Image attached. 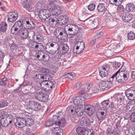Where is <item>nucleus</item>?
I'll use <instances>...</instances> for the list:
<instances>
[{"label":"nucleus","instance_id":"obj_30","mask_svg":"<svg viewBox=\"0 0 135 135\" xmlns=\"http://www.w3.org/2000/svg\"><path fill=\"white\" fill-rule=\"evenodd\" d=\"M24 122L25 125L27 126H32L34 123V121L33 119L31 118H29L27 119L26 120L24 119Z\"/></svg>","mask_w":135,"mask_h":135},{"label":"nucleus","instance_id":"obj_51","mask_svg":"<svg viewBox=\"0 0 135 135\" xmlns=\"http://www.w3.org/2000/svg\"><path fill=\"white\" fill-rule=\"evenodd\" d=\"M42 56V59H40V60L45 61H47L49 60V56L48 54H43Z\"/></svg>","mask_w":135,"mask_h":135},{"label":"nucleus","instance_id":"obj_36","mask_svg":"<svg viewBox=\"0 0 135 135\" xmlns=\"http://www.w3.org/2000/svg\"><path fill=\"white\" fill-rule=\"evenodd\" d=\"M71 25L74 33V35H76L79 32L80 28L78 26L73 24H71Z\"/></svg>","mask_w":135,"mask_h":135},{"label":"nucleus","instance_id":"obj_52","mask_svg":"<svg viewBox=\"0 0 135 135\" xmlns=\"http://www.w3.org/2000/svg\"><path fill=\"white\" fill-rule=\"evenodd\" d=\"M77 39V37L75 35H72L70 38V41L72 43H75Z\"/></svg>","mask_w":135,"mask_h":135},{"label":"nucleus","instance_id":"obj_54","mask_svg":"<svg viewBox=\"0 0 135 135\" xmlns=\"http://www.w3.org/2000/svg\"><path fill=\"white\" fill-rule=\"evenodd\" d=\"M54 122L52 121L51 119H50L46 121L45 123V126H46L49 127L51 126L53 124H54Z\"/></svg>","mask_w":135,"mask_h":135},{"label":"nucleus","instance_id":"obj_44","mask_svg":"<svg viewBox=\"0 0 135 135\" xmlns=\"http://www.w3.org/2000/svg\"><path fill=\"white\" fill-rule=\"evenodd\" d=\"M42 3L40 2H38L35 6V10L38 12H40L41 9H42Z\"/></svg>","mask_w":135,"mask_h":135},{"label":"nucleus","instance_id":"obj_27","mask_svg":"<svg viewBox=\"0 0 135 135\" xmlns=\"http://www.w3.org/2000/svg\"><path fill=\"white\" fill-rule=\"evenodd\" d=\"M65 31L66 33L69 35H74L73 30L71 25L69 24L66 26L65 28Z\"/></svg>","mask_w":135,"mask_h":135},{"label":"nucleus","instance_id":"obj_24","mask_svg":"<svg viewBox=\"0 0 135 135\" xmlns=\"http://www.w3.org/2000/svg\"><path fill=\"white\" fill-rule=\"evenodd\" d=\"M52 133L55 135H63V130L60 127H55L52 129Z\"/></svg>","mask_w":135,"mask_h":135},{"label":"nucleus","instance_id":"obj_40","mask_svg":"<svg viewBox=\"0 0 135 135\" xmlns=\"http://www.w3.org/2000/svg\"><path fill=\"white\" fill-rule=\"evenodd\" d=\"M66 122L65 119L62 118L57 122H55V124L61 127L63 126L65 124Z\"/></svg>","mask_w":135,"mask_h":135},{"label":"nucleus","instance_id":"obj_4","mask_svg":"<svg viewBox=\"0 0 135 135\" xmlns=\"http://www.w3.org/2000/svg\"><path fill=\"white\" fill-rule=\"evenodd\" d=\"M35 97L37 99L41 102H46L48 101L49 95L41 90L36 93Z\"/></svg>","mask_w":135,"mask_h":135},{"label":"nucleus","instance_id":"obj_39","mask_svg":"<svg viewBox=\"0 0 135 135\" xmlns=\"http://www.w3.org/2000/svg\"><path fill=\"white\" fill-rule=\"evenodd\" d=\"M0 29L2 32H5L7 29V24L6 22H2L1 24Z\"/></svg>","mask_w":135,"mask_h":135},{"label":"nucleus","instance_id":"obj_63","mask_svg":"<svg viewBox=\"0 0 135 135\" xmlns=\"http://www.w3.org/2000/svg\"><path fill=\"white\" fill-rule=\"evenodd\" d=\"M117 9L119 12L120 13H121L122 14L123 12H124V8L122 5L118 6L117 7Z\"/></svg>","mask_w":135,"mask_h":135},{"label":"nucleus","instance_id":"obj_25","mask_svg":"<svg viewBox=\"0 0 135 135\" xmlns=\"http://www.w3.org/2000/svg\"><path fill=\"white\" fill-rule=\"evenodd\" d=\"M75 111L78 116H81L83 114L84 110L81 106H75Z\"/></svg>","mask_w":135,"mask_h":135},{"label":"nucleus","instance_id":"obj_15","mask_svg":"<svg viewBox=\"0 0 135 135\" xmlns=\"http://www.w3.org/2000/svg\"><path fill=\"white\" fill-rule=\"evenodd\" d=\"M21 38L26 39L28 36V32L27 29L25 28L19 31L17 33Z\"/></svg>","mask_w":135,"mask_h":135},{"label":"nucleus","instance_id":"obj_35","mask_svg":"<svg viewBox=\"0 0 135 135\" xmlns=\"http://www.w3.org/2000/svg\"><path fill=\"white\" fill-rule=\"evenodd\" d=\"M61 112H58V113H57L56 115H53L52 119H51L52 121L54 122V123L55 124V122H57L58 121V120L59 119L60 117L61 116Z\"/></svg>","mask_w":135,"mask_h":135},{"label":"nucleus","instance_id":"obj_46","mask_svg":"<svg viewBox=\"0 0 135 135\" xmlns=\"http://www.w3.org/2000/svg\"><path fill=\"white\" fill-rule=\"evenodd\" d=\"M133 101H129L126 106L124 108V109L131 111V108H132V107H133L132 105V104H133Z\"/></svg>","mask_w":135,"mask_h":135},{"label":"nucleus","instance_id":"obj_57","mask_svg":"<svg viewBox=\"0 0 135 135\" xmlns=\"http://www.w3.org/2000/svg\"><path fill=\"white\" fill-rule=\"evenodd\" d=\"M48 43L51 48L53 47H56L58 45L57 42L56 41L51 42Z\"/></svg>","mask_w":135,"mask_h":135},{"label":"nucleus","instance_id":"obj_8","mask_svg":"<svg viewBox=\"0 0 135 135\" xmlns=\"http://www.w3.org/2000/svg\"><path fill=\"white\" fill-rule=\"evenodd\" d=\"M55 84V81L54 80L49 81L46 83L43 82L41 84V86L42 88L45 91L50 90L54 88Z\"/></svg>","mask_w":135,"mask_h":135},{"label":"nucleus","instance_id":"obj_17","mask_svg":"<svg viewBox=\"0 0 135 135\" xmlns=\"http://www.w3.org/2000/svg\"><path fill=\"white\" fill-rule=\"evenodd\" d=\"M53 17L52 16L50 17L49 18L50 24L53 27H57L59 24L58 18H56V16L54 18H53Z\"/></svg>","mask_w":135,"mask_h":135},{"label":"nucleus","instance_id":"obj_19","mask_svg":"<svg viewBox=\"0 0 135 135\" xmlns=\"http://www.w3.org/2000/svg\"><path fill=\"white\" fill-rule=\"evenodd\" d=\"M58 18L59 20V24L61 25L66 23L69 19V17L66 15L60 16Z\"/></svg>","mask_w":135,"mask_h":135},{"label":"nucleus","instance_id":"obj_10","mask_svg":"<svg viewBox=\"0 0 135 135\" xmlns=\"http://www.w3.org/2000/svg\"><path fill=\"white\" fill-rule=\"evenodd\" d=\"M108 80L106 81H102L99 84V86L100 88L103 91L107 90L111 88L113 86L112 83H109Z\"/></svg>","mask_w":135,"mask_h":135},{"label":"nucleus","instance_id":"obj_34","mask_svg":"<svg viewBox=\"0 0 135 135\" xmlns=\"http://www.w3.org/2000/svg\"><path fill=\"white\" fill-rule=\"evenodd\" d=\"M43 79V82L42 83L44 82V83H46L49 80H51L52 79V77L50 75L48 74H42Z\"/></svg>","mask_w":135,"mask_h":135},{"label":"nucleus","instance_id":"obj_49","mask_svg":"<svg viewBox=\"0 0 135 135\" xmlns=\"http://www.w3.org/2000/svg\"><path fill=\"white\" fill-rule=\"evenodd\" d=\"M51 47L49 44L48 43L46 45V46H45V50H46L47 52L50 53V54H53L54 53V52H52V51H51Z\"/></svg>","mask_w":135,"mask_h":135},{"label":"nucleus","instance_id":"obj_56","mask_svg":"<svg viewBox=\"0 0 135 135\" xmlns=\"http://www.w3.org/2000/svg\"><path fill=\"white\" fill-rule=\"evenodd\" d=\"M39 72L41 73H48L49 72V71L48 69L42 67L40 69Z\"/></svg>","mask_w":135,"mask_h":135},{"label":"nucleus","instance_id":"obj_37","mask_svg":"<svg viewBox=\"0 0 135 135\" xmlns=\"http://www.w3.org/2000/svg\"><path fill=\"white\" fill-rule=\"evenodd\" d=\"M75 75L73 72H71L66 74H65V78L69 79L70 80H74L75 78Z\"/></svg>","mask_w":135,"mask_h":135},{"label":"nucleus","instance_id":"obj_16","mask_svg":"<svg viewBox=\"0 0 135 135\" xmlns=\"http://www.w3.org/2000/svg\"><path fill=\"white\" fill-rule=\"evenodd\" d=\"M114 98L117 99V103L119 105H122L125 104L126 102V100L125 99V97L124 96H120L116 94L114 95Z\"/></svg>","mask_w":135,"mask_h":135},{"label":"nucleus","instance_id":"obj_50","mask_svg":"<svg viewBox=\"0 0 135 135\" xmlns=\"http://www.w3.org/2000/svg\"><path fill=\"white\" fill-rule=\"evenodd\" d=\"M109 100L110 99L108 100H104L101 103V105L104 108H106L108 105L109 102H110L109 101Z\"/></svg>","mask_w":135,"mask_h":135},{"label":"nucleus","instance_id":"obj_26","mask_svg":"<svg viewBox=\"0 0 135 135\" xmlns=\"http://www.w3.org/2000/svg\"><path fill=\"white\" fill-rule=\"evenodd\" d=\"M74 103L76 106H79L83 105L82 100L80 98L79 96H77L74 98Z\"/></svg>","mask_w":135,"mask_h":135},{"label":"nucleus","instance_id":"obj_31","mask_svg":"<svg viewBox=\"0 0 135 135\" xmlns=\"http://www.w3.org/2000/svg\"><path fill=\"white\" fill-rule=\"evenodd\" d=\"M42 77V74H38L34 76V79L36 81L39 82V84L41 85L43 82Z\"/></svg>","mask_w":135,"mask_h":135},{"label":"nucleus","instance_id":"obj_55","mask_svg":"<svg viewBox=\"0 0 135 135\" xmlns=\"http://www.w3.org/2000/svg\"><path fill=\"white\" fill-rule=\"evenodd\" d=\"M95 7V5L94 3H91L88 6V9L90 11L94 10Z\"/></svg>","mask_w":135,"mask_h":135},{"label":"nucleus","instance_id":"obj_22","mask_svg":"<svg viewBox=\"0 0 135 135\" xmlns=\"http://www.w3.org/2000/svg\"><path fill=\"white\" fill-rule=\"evenodd\" d=\"M16 121L15 122V125L17 127L20 128H22L25 126V123L24 122L23 118L16 119Z\"/></svg>","mask_w":135,"mask_h":135},{"label":"nucleus","instance_id":"obj_45","mask_svg":"<svg viewBox=\"0 0 135 135\" xmlns=\"http://www.w3.org/2000/svg\"><path fill=\"white\" fill-rule=\"evenodd\" d=\"M92 82H90L85 83L84 86V88L87 91H89L92 86Z\"/></svg>","mask_w":135,"mask_h":135},{"label":"nucleus","instance_id":"obj_29","mask_svg":"<svg viewBox=\"0 0 135 135\" xmlns=\"http://www.w3.org/2000/svg\"><path fill=\"white\" fill-rule=\"evenodd\" d=\"M135 9V6L132 3H130L126 5L125 10L128 12H132Z\"/></svg>","mask_w":135,"mask_h":135},{"label":"nucleus","instance_id":"obj_64","mask_svg":"<svg viewBox=\"0 0 135 135\" xmlns=\"http://www.w3.org/2000/svg\"><path fill=\"white\" fill-rule=\"evenodd\" d=\"M10 49L12 51L16 50L17 49V46L16 45L13 43L10 45Z\"/></svg>","mask_w":135,"mask_h":135},{"label":"nucleus","instance_id":"obj_2","mask_svg":"<svg viewBox=\"0 0 135 135\" xmlns=\"http://www.w3.org/2000/svg\"><path fill=\"white\" fill-rule=\"evenodd\" d=\"M110 70V67L109 65L104 64L99 69V75L102 78L106 77L109 72Z\"/></svg>","mask_w":135,"mask_h":135},{"label":"nucleus","instance_id":"obj_38","mask_svg":"<svg viewBox=\"0 0 135 135\" xmlns=\"http://www.w3.org/2000/svg\"><path fill=\"white\" fill-rule=\"evenodd\" d=\"M26 2H23L22 3V7L25 8L28 11H31L32 8V7L29 4L28 2L26 1Z\"/></svg>","mask_w":135,"mask_h":135},{"label":"nucleus","instance_id":"obj_58","mask_svg":"<svg viewBox=\"0 0 135 135\" xmlns=\"http://www.w3.org/2000/svg\"><path fill=\"white\" fill-rule=\"evenodd\" d=\"M120 69H119L118 70L116 73H115V74H113L110 78V80H109V82L110 83L112 84V81L113 80V79L115 78V76H117V75L118 74V73L119 72V71H120Z\"/></svg>","mask_w":135,"mask_h":135},{"label":"nucleus","instance_id":"obj_13","mask_svg":"<svg viewBox=\"0 0 135 135\" xmlns=\"http://www.w3.org/2000/svg\"><path fill=\"white\" fill-rule=\"evenodd\" d=\"M84 108L85 112L90 116H91L95 112L94 108L91 105L89 104L85 105Z\"/></svg>","mask_w":135,"mask_h":135},{"label":"nucleus","instance_id":"obj_28","mask_svg":"<svg viewBox=\"0 0 135 135\" xmlns=\"http://www.w3.org/2000/svg\"><path fill=\"white\" fill-rule=\"evenodd\" d=\"M76 132L79 135H84L87 133L88 131L83 128L78 127L76 129Z\"/></svg>","mask_w":135,"mask_h":135},{"label":"nucleus","instance_id":"obj_3","mask_svg":"<svg viewBox=\"0 0 135 135\" xmlns=\"http://www.w3.org/2000/svg\"><path fill=\"white\" fill-rule=\"evenodd\" d=\"M85 47V44L83 42H78L74 45L73 51L74 53L79 54L82 53Z\"/></svg>","mask_w":135,"mask_h":135},{"label":"nucleus","instance_id":"obj_1","mask_svg":"<svg viewBox=\"0 0 135 135\" xmlns=\"http://www.w3.org/2000/svg\"><path fill=\"white\" fill-rule=\"evenodd\" d=\"M23 22L21 20H19L16 21L12 26L11 31V33L16 35L18 31L24 28L23 27Z\"/></svg>","mask_w":135,"mask_h":135},{"label":"nucleus","instance_id":"obj_47","mask_svg":"<svg viewBox=\"0 0 135 135\" xmlns=\"http://www.w3.org/2000/svg\"><path fill=\"white\" fill-rule=\"evenodd\" d=\"M128 39L133 40L135 38V34L133 31H131L128 33Z\"/></svg>","mask_w":135,"mask_h":135},{"label":"nucleus","instance_id":"obj_41","mask_svg":"<svg viewBox=\"0 0 135 135\" xmlns=\"http://www.w3.org/2000/svg\"><path fill=\"white\" fill-rule=\"evenodd\" d=\"M44 37L42 35L39 34L36 35V38L34 39L35 41L37 42H41L43 41Z\"/></svg>","mask_w":135,"mask_h":135},{"label":"nucleus","instance_id":"obj_11","mask_svg":"<svg viewBox=\"0 0 135 135\" xmlns=\"http://www.w3.org/2000/svg\"><path fill=\"white\" fill-rule=\"evenodd\" d=\"M30 108L35 111H38L41 108V104L35 101H30L29 103Z\"/></svg>","mask_w":135,"mask_h":135},{"label":"nucleus","instance_id":"obj_43","mask_svg":"<svg viewBox=\"0 0 135 135\" xmlns=\"http://www.w3.org/2000/svg\"><path fill=\"white\" fill-rule=\"evenodd\" d=\"M6 115H5L4 118H2L0 120V123L1 125L3 127H7V122L6 121Z\"/></svg>","mask_w":135,"mask_h":135},{"label":"nucleus","instance_id":"obj_60","mask_svg":"<svg viewBox=\"0 0 135 135\" xmlns=\"http://www.w3.org/2000/svg\"><path fill=\"white\" fill-rule=\"evenodd\" d=\"M4 57L3 52L0 50V64H2L3 63Z\"/></svg>","mask_w":135,"mask_h":135},{"label":"nucleus","instance_id":"obj_9","mask_svg":"<svg viewBox=\"0 0 135 135\" xmlns=\"http://www.w3.org/2000/svg\"><path fill=\"white\" fill-rule=\"evenodd\" d=\"M122 113L124 115L125 118L126 119L123 121L122 124H124L123 125L124 126L126 127L127 126L129 123L128 120L126 119L130 117L131 119V117H132V113L131 111L123 109L122 112Z\"/></svg>","mask_w":135,"mask_h":135},{"label":"nucleus","instance_id":"obj_61","mask_svg":"<svg viewBox=\"0 0 135 135\" xmlns=\"http://www.w3.org/2000/svg\"><path fill=\"white\" fill-rule=\"evenodd\" d=\"M54 4L49 3L47 5V7L48 9L50 10L51 11L52 9H53V8L55 7Z\"/></svg>","mask_w":135,"mask_h":135},{"label":"nucleus","instance_id":"obj_5","mask_svg":"<svg viewBox=\"0 0 135 135\" xmlns=\"http://www.w3.org/2000/svg\"><path fill=\"white\" fill-rule=\"evenodd\" d=\"M125 93L128 99L135 102V90L130 88L126 89Z\"/></svg>","mask_w":135,"mask_h":135},{"label":"nucleus","instance_id":"obj_12","mask_svg":"<svg viewBox=\"0 0 135 135\" xmlns=\"http://www.w3.org/2000/svg\"><path fill=\"white\" fill-rule=\"evenodd\" d=\"M18 17V14L17 11L10 12L8 13L7 16V21L11 22H14Z\"/></svg>","mask_w":135,"mask_h":135},{"label":"nucleus","instance_id":"obj_6","mask_svg":"<svg viewBox=\"0 0 135 135\" xmlns=\"http://www.w3.org/2000/svg\"><path fill=\"white\" fill-rule=\"evenodd\" d=\"M39 12L38 16L41 20H45L51 16V12L48 9H41Z\"/></svg>","mask_w":135,"mask_h":135},{"label":"nucleus","instance_id":"obj_14","mask_svg":"<svg viewBox=\"0 0 135 135\" xmlns=\"http://www.w3.org/2000/svg\"><path fill=\"white\" fill-rule=\"evenodd\" d=\"M122 20L125 22H128L131 21L133 17L132 15L128 13L123 12L120 16Z\"/></svg>","mask_w":135,"mask_h":135},{"label":"nucleus","instance_id":"obj_53","mask_svg":"<svg viewBox=\"0 0 135 135\" xmlns=\"http://www.w3.org/2000/svg\"><path fill=\"white\" fill-rule=\"evenodd\" d=\"M9 127H10L11 126H13L14 124L15 123V121L14 120V119L13 118V117L11 115H10L9 116Z\"/></svg>","mask_w":135,"mask_h":135},{"label":"nucleus","instance_id":"obj_20","mask_svg":"<svg viewBox=\"0 0 135 135\" xmlns=\"http://www.w3.org/2000/svg\"><path fill=\"white\" fill-rule=\"evenodd\" d=\"M53 9H54L51 11L52 13V15H51V16H54L58 15L61 13L62 10L61 7L60 6H55Z\"/></svg>","mask_w":135,"mask_h":135},{"label":"nucleus","instance_id":"obj_48","mask_svg":"<svg viewBox=\"0 0 135 135\" xmlns=\"http://www.w3.org/2000/svg\"><path fill=\"white\" fill-rule=\"evenodd\" d=\"M7 79L6 78H4L0 80V85L6 86L7 84Z\"/></svg>","mask_w":135,"mask_h":135},{"label":"nucleus","instance_id":"obj_59","mask_svg":"<svg viewBox=\"0 0 135 135\" xmlns=\"http://www.w3.org/2000/svg\"><path fill=\"white\" fill-rule=\"evenodd\" d=\"M8 103L6 101L0 102V107H4L7 106Z\"/></svg>","mask_w":135,"mask_h":135},{"label":"nucleus","instance_id":"obj_18","mask_svg":"<svg viewBox=\"0 0 135 135\" xmlns=\"http://www.w3.org/2000/svg\"><path fill=\"white\" fill-rule=\"evenodd\" d=\"M22 21L24 23H26V26L28 29H31L33 25H34V22L32 21L28 17L22 19Z\"/></svg>","mask_w":135,"mask_h":135},{"label":"nucleus","instance_id":"obj_42","mask_svg":"<svg viewBox=\"0 0 135 135\" xmlns=\"http://www.w3.org/2000/svg\"><path fill=\"white\" fill-rule=\"evenodd\" d=\"M106 114L104 112H98L97 113V116L99 120H102L105 118Z\"/></svg>","mask_w":135,"mask_h":135},{"label":"nucleus","instance_id":"obj_21","mask_svg":"<svg viewBox=\"0 0 135 135\" xmlns=\"http://www.w3.org/2000/svg\"><path fill=\"white\" fill-rule=\"evenodd\" d=\"M120 73L121 74V79L122 80L121 83H125L128 80L129 78V74L126 71H120Z\"/></svg>","mask_w":135,"mask_h":135},{"label":"nucleus","instance_id":"obj_7","mask_svg":"<svg viewBox=\"0 0 135 135\" xmlns=\"http://www.w3.org/2000/svg\"><path fill=\"white\" fill-rule=\"evenodd\" d=\"M30 44L31 48L40 50V51L42 52L45 50V46L40 42L31 41L30 42Z\"/></svg>","mask_w":135,"mask_h":135},{"label":"nucleus","instance_id":"obj_23","mask_svg":"<svg viewBox=\"0 0 135 135\" xmlns=\"http://www.w3.org/2000/svg\"><path fill=\"white\" fill-rule=\"evenodd\" d=\"M80 123L83 126H89L91 124L90 120V119L87 118L83 117L82 118L80 121Z\"/></svg>","mask_w":135,"mask_h":135},{"label":"nucleus","instance_id":"obj_33","mask_svg":"<svg viewBox=\"0 0 135 135\" xmlns=\"http://www.w3.org/2000/svg\"><path fill=\"white\" fill-rule=\"evenodd\" d=\"M83 23H82L84 25H92V26H94L96 23H97L96 22H95L94 20H93L90 19V18L84 21V22H83Z\"/></svg>","mask_w":135,"mask_h":135},{"label":"nucleus","instance_id":"obj_32","mask_svg":"<svg viewBox=\"0 0 135 135\" xmlns=\"http://www.w3.org/2000/svg\"><path fill=\"white\" fill-rule=\"evenodd\" d=\"M105 7L104 4L99 3L97 6V10L99 12H104L105 11Z\"/></svg>","mask_w":135,"mask_h":135},{"label":"nucleus","instance_id":"obj_62","mask_svg":"<svg viewBox=\"0 0 135 135\" xmlns=\"http://www.w3.org/2000/svg\"><path fill=\"white\" fill-rule=\"evenodd\" d=\"M44 53H43L42 52L39 51L38 52V54L36 55V57L38 59H41L42 58V56Z\"/></svg>","mask_w":135,"mask_h":135}]
</instances>
